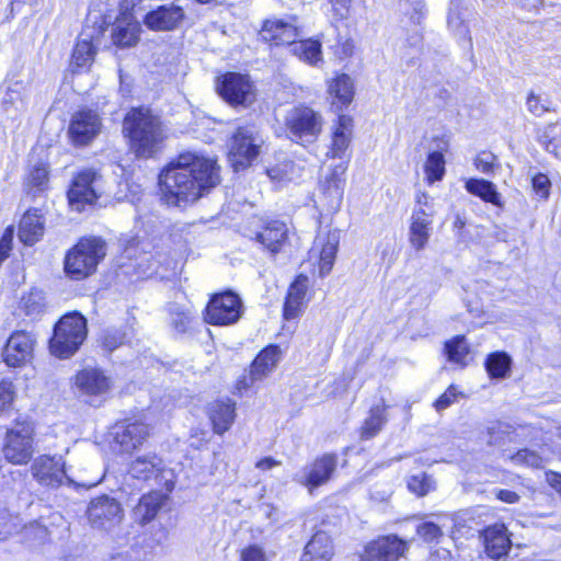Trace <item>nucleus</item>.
Here are the masks:
<instances>
[{"label":"nucleus","instance_id":"nucleus-1","mask_svg":"<svg viewBox=\"0 0 561 561\" xmlns=\"http://www.w3.org/2000/svg\"><path fill=\"white\" fill-rule=\"evenodd\" d=\"M217 161L198 152L181 153L159 175L163 201L183 207L219 183Z\"/></svg>","mask_w":561,"mask_h":561},{"label":"nucleus","instance_id":"nucleus-2","mask_svg":"<svg viewBox=\"0 0 561 561\" xmlns=\"http://www.w3.org/2000/svg\"><path fill=\"white\" fill-rule=\"evenodd\" d=\"M124 131L137 157H152L161 147L165 135L159 117L148 108L131 110L124 119Z\"/></svg>","mask_w":561,"mask_h":561},{"label":"nucleus","instance_id":"nucleus-3","mask_svg":"<svg viewBox=\"0 0 561 561\" xmlns=\"http://www.w3.org/2000/svg\"><path fill=\"white\" fill-rule=\"evenodd\" d=\"M87 335V319L77 311L69 312L55 324L49 341L50 353L60 359L70 358L79 351Z\"/></svg>","mask_w":561,"mask_h":561},{"label":"nucleus","instance_id":"nucleus-4","mask_svg":"<svg viewBox=\"0 0 561 561\" xmlns=\"http://www.w3.org/2000/svg\"><path fill=\"white\" fill-rule=\"evenodd\" d=\"M105 254V243L100 238H82L65 256V274L73 280L84 279L96 271Z\"/></svg>","mask_w":561,"mask_h":561},{"label":"nucleus","instance_id":"nucleus-5","mask_svg":"<svg viewBox=\"0 0 561 561\" xmlns=\"http://www.w3.org/2000/svg\"><path fill=\"white\" fill-rule=\"evenodd\" d=\"M31 474L39 485L47 489H58L64 484L90 489L101 482V479L75 481L67 473L66 463L61 456L41 455L36 457L31 465Z\"/></svg>","mask_w":561,"mask_h":561},{"label":"nucleus","instance_id":"nucleus-6","mask_svg":"<svg viewBox=\"0 0 561 561\" xmlns=\"http://www.w3.org/2000/svg\"><path fill=\"white\" fill-rule=\"evenodd\" d=\"M265 140L254 125L237 128L229 141V161L234 171L248 168L261 152Z\"/></svg>","mask_w":561,"mask_h":561},{"label":"nucleus","instance_id":"nucleus-7","mask_svg":"<svg viewBox=\"0 0 561 561\" xmlns=\"http://www.w3.org/2000/svg\"><path fill=\"white\" fill-rule=\"evenodd\" d=\"M322 115L309 106H295L285 116V126L291 140L298 144L314 142L323 128Z\"/></svg>","mask_w":561,"mask_h":561},{"label":"nucleus","instance_id":"nucleus-8","mask_svg":"<svg viewBox=\"0 0 561 561\" xmlns=\"http://www.w3.org/2000/svg\"><path fill=\"white\" fill-rule=\"evenodd\" d=\"M34 426L30 422H16L4 437L3 457L16 466L26 465L34 454Z\"/></svg>","mask_w":561,"mask_h":561},{"label":"nucleus","instance_id":"nucleus-9","mask_svg":"<svg viewBox=\"0 0 561 561\" xmlns=\"http://www.w3.org/2000/svg\"><path fill=\"white\" fill-rule=\"evenodd\" d=\"M243 314V304L239 295L231 290L215 294L205 312V321L213 325H231Z\"/></svg>","mask_w":561,"mask_h":561},{"label":"nucleus","instance_id":"nucleus-10","mask_svg":"<svg viewBox=\"0 0 561 561\" xmlns=\"http://www.w3.org/2000/svg\"><path fill=\"white\" fill-rule=\"evenodd\" d=\"M87 518L92 528L112 531L123 520L124 510L116 499L104 494L90 501Z\"/></svg>","mask_w":561,"mask_h":561},{"label":"nucleus","instance_id":"nucleus-11","mask_svg":"<svg viewBox=\"0 0 561 561\" xmlns=\"http://www.w3.org/2000/svg\"><path fill=\"white\" fill-rule=\"evenodd\" d=\"M102 175L92 169L80 171L72 180L68 191L69 205L73 210L82 211L87 205L96 202L101 194Z\"/></svg>","mask_w":561,"mask_h":561},{"label":"nucleus","instance_id":"nucleus-12","mask_svg":"<svg viewBox=\"0 0 561 561\" xmlns=\"http://www.w3.org/2000/svg\"><path fill=\"white\" fill-rule=\"evenodd\" d=\"M218 94L231 105L249 106L255 100L254 85L245 75L227 72L217 79Z\"/></svg>","mask_w":561,"mask_h":561},{"label":"nucleus","instance_id":"nucleus-13","mask_svg":"<svg viewBox=\"0 0 561 561\" xmlns=\"http://www.w3.org/2000/svg\"><path fill=\"white\" fill-rule=\"evenodd\" d=\"M37 339L33 332L14 331L2 350V359L9 367H22L33 359Z\"/></svg>","mask_w":561,"mask_h":561},{"label":"nucleus","instance_id":"nucleus-14","mask_svg":"<svg viewBox=\"0 0 561 561\" xmlns=\"http://www.w3.org/2000/svg\"><path fill=\"white\" fill-rule=\"evenodd\" d=\"M113 448L119 453L130 454L138 449L150 435L149 426L141 421H126L113 426Z\"/></svg>","mask_w":561,"mask_h":561},{"label":"nucleus","instance_id":"nucleus-15","mask_svg":"<svg viewBox=\"0 0 561 561\" xmlns=\"http://www.w3.org/2000/svg\"><path fill=\"white\" fill-rule=\"evenodd\" d=\"M131 478L142 481L154 480L158 485H163L168 491L173 488L172 472L167 469L163 460L157 455L137 457L129 466Z\"/></svg>","mask_w":561,"mask_h":561},{"label":"nucleus","instance_id":"nucleus-16","mask_svg":"<svg viewBox=\"0 0 561 561\" xmlns=\"http://www.w3.org/2000/svg\"><path fill=\"white\" fill-rule=\"evenodd\" d=\"M407 549V542L399 537L381 536L365 545L358 554V561H398Z\"/></svg>","mask_w":561,"mask_h":561},{"label":"nucleus","instance_id":"nucleus-17","mask_svg":"<svg viewBox=\"0 0 561 561\" xmlns=\"http://www.w3.org/2000/svg\"><path fill=\"white\" fill-rule=\"evenodd\" d=\"M340 237L336 231L328 233H319L309 251V261L318 263L319 275L324 277L328 275L335 262L339 249Z\"/></svg>","mask_w":561,"mask_h":561},{"label":"nucleus","instance_id":"nucleus-18","mask_svg":"<svg viewBox=\"0 0 561 561\" xmlns=\"http://www.w3.org/2000/svg\"><path fill=\"white\" fill-rule=\"evenodd\" d=\"M260 35L263 41L276 46H289L296 38L301 36V32L297 24V19L290 16L288 19H268L264 22Z\"/></svg>","mask_w":561,"mask_h":561},{"label":"nucleus","instance_id":"nucleus-19","mask_svg":"<svg viewBox=\"0 0 561 561\" xmlns=\"http://www.w3.org/2000/svg\"><path fill=\"white\" fill-rule=\"evenodd\" d=\"M346 163H339L332 168L319 183V190L329 209L340 207L343 199Z\"/></svg>","mask_w":561,"mask_h":561},{"label":"nucleus","instance_id":"nucleus-20","mask_svg":"<svg viewBox=\"0 0 561 561\" xmlns=\"http://www.w3.org/2000/svg\"><path fill=\"white\" fill-rule=\"evenodd\" d=\"M280 359V350L277 345H270L261 351L252 362L249 380L244 378L238 382V389H248L254 381L267 377Z\"/></svg>","mask_w":561,"mask_h":561},{"label":"nucleus","instance_id":"nucleus-21","mask_svg":"<svg viewBox=\"0 0 561 561\" xmlns=\"http://www.w3.org/2000/svg\"><path fill=\"white\" fill-rule=\"evenodd\" d=\"M484 551L490 559L499 560L507 556L512 541L507 528L502 523L493 524L480 533Z\"/></svg>","mask_w":561,"mask_h":561},{"label":"nucleus","instance_id":"nucleus-22","mask_svg":"<svg viewBox=\"0 0 561 561\" xmlns=\"http://www.w3.org/2000/svg\"><path fill=\"white\" fill-rule=\"evenodd\" d=\"M184 19V11L173 3L159 5L144 16V24L151 31H172Z\"/></svg>","mask_w":561,"mask_h":561},{"label":"nucleus","instance_id":"nucleus-23","mask_svg":"<svg viewBox=\"0 0 561 561\" xmlns=\"http://www.w3.org/2000/svg\"><path fill=\"white\" fill-rule=\"evenodd\" d=\"M433 210L415 207L410 218L409 242L416 251H422L428 243L432 226Z\"/></svg>","mask_w":561,"mask_h":561},{"label":"nucleus","instance_id":"nucleus-24","mask_svg":"<svg viewBox=\"0 0 561 561\" xmlns=\"http://www.w3.org/2000/svg\"><path fill=\"white\" fill-rule=\"evenodd\" d=\"M99 115L91 111H80L72 116L69 134L77 145H87L100 131Z\"/></svg>","mask_w":561,"mask_h":561},{"label":"nucleus","instance_id":"nucleus-25","mask_svg":"<svg viewBox=\"0 0 561 561\" xmlns=\"http://www.w3.org/2000/svg\"><path fill=\"white\" fill-rule=\"evenodd\" d=\"M337 456L325 454L317 458L308 468L301 483L310 491L329 482L336 469Z\"/></svg>","mask_w":561,"mask_h":561},{"label":"nucleus","instance_id":"nucleus-26","mask_svg":"<svg viewBox=\"0 0 561 561\" xmlns=\"http://www.w3.org/2000/svg\"><path fill=\"white\" fill-rule=\"evenodd\" d=\"M75 385L83 394L101 396L111 389L112 381L100 368L85 367L76 375Z\"/></svg>","mask_w":561,"mask_h":561},{"label":"nucleus","instance_id":"nucleus-27","mask_svg":"<svg viewBox=\"0 0 561 561\" xmlns=\"http://www.w3.org/2000/svg\"><path fill=\"white\" fill-rule=\"evenodd\" d=\"M167 501L168 495L162 492L153 491L144 494L138 504L131 510V519L140 526L149 524L157 517Z\"/></svg>","mask_w":561,"mask_h":561},{"label":"nucleus","instance_id":"nucleus-28","mask_svg":"<svg viewBox=\"0 0 561 561\" xmlns=\"http://www.w3.org/2000/svg\"><path fill=\"white\" fill-rule=\"evenodd\" d=\"M45 232V218L41 209L30 208L19 224L18 237L25 245L38 242Z\"/></svg>","mask_w":561,"mask_h":561},{"label":"nucleus","instance_id":"nucleus-29","mask_svg":"<svg viewBox=\"0 0 561 561\" xmlns=\"http://www.w3.org/2000/svg\"><path fill=\"white\" fill-rule=\"evenodd\" d=\"M352 137L353 118L344 114L339 115L333 126L332 141L327 156L332 159H342L351 145Z\"/></svg>","mask_w":561,"mask_h":561},{"label":"nucleus","instance_id":"nucleus-30","mask_svg":"<svg viewBox=\"0 0 561 561\" xmlns=\"http://www.w3.org/2000/svg\"><path fill=\"white\" fill-rule=\"evenodd\" d=\"M334 554L333 539L328 533L319 530L306 543L299 561H331Z\"/></svg>","mask_w":561,"mask_h":561},{"label":"nucleus","instance_id":"nucleus-31","mask_svg":"<svg viewBox=\"0 0 561 561\" xmlns=\"http://www.w3.org/2000/svg\"><path fill=\"white\" fill-rule=\"evenodd\" d=\"M288 232L289 230L285 222L272 220L266 224L262 231L257 232L256 240L272 254H276L287 243Z\"/></svg>","mask_w":561,"mask_h":561},{"label":"nucleus","instance_id":"nucleus-32","mask_svg":"<svg viewBox=\"0 0 561 561\" xmlns=\"http://www.w3.org/2000/svg\"><path fill=\"white\" fill-rule=\"evenodd\" d=\"M140 30V24L133 16L123 15L113 25V43L122 48L133 47L139 41Z\"/></svg>","mask_w":561,"mask_h":561},{"label":"nucleus","instance_id":"nucleus-33","mask_svg":"<svg viewBox=\"0 0 561 561\" xmlns=\"http://www.w3.org/2000/svg\"><path fill=\"white\" fill-rule=\"evenodd\" d=\"M328 93L332 99V107L335 111H342L348 106L354 99V82L345 73L336 76L328 83Z\"/></svg>","mask_w":561,"mask_h":561},{"label":"nucleus","instance_id":"nucleus-34","mask_svg":"<svg viewBox=\"0 0 561 561\" xmlns=\"http://www.w3.org/2000/svg\"><path fill=\"white\" fill-rule=\"evenodd\" d=\"M207 414L213 423L214 432L221 435L231 427L234 421V403L229 399L211 402L207 408Z\"/></svg>","mask_w":561,"mask_h":561},{"label":"nucleus","instance_id":"nucleus-35","mask_svg":"<svg viewBox=\"0 0 561 561\" xmlns=\"http://www.w3.org/2000/svg\"><path fill=\"white\" fill-rule=\"evenodd\" d=\"M309 286V278L306 275H298L291 283L284 305V316L286 319H294L299 316Z\"/></svg>","mask_w":561,"mask_h":561},{"label":"nucleus","instance_id":"nucleus-36","mask_svg":"<svg viewBox=\"0 0 561 561\" xmlns=\"http://www.w3.org/2000/svg\"><path fill=\"white\" fill-rule=\"evenodd\" d=\"M288 47L294 56L310 66H318L322 61L321 43L319 41L296 38Z\"/></svg>","mask_w":561,"mask_h":561},{"label":"nucleus","instance_id":"nucleus-37","mask_svg":"<svg viewBox=\"0 0 561 561\" xmlns=\"http://www.w3.org/2000/svg\"><path fill=\"white\" fill-rule=\"evenodd\" d=\"M25 191L27 195L36 197L49 187V171L45 163L34 164L25 178Z\"/></svg>","mask_w":561,"mask_h":561},{"label":"nucleus","instance_id":"nucleus-38","mask_svg":"<svg viewBox=\"0 0 561 561\" xmlns=\"http://www.w3.org/2000/svg\"><path fill=\"white\" fill-rule=\"evenodd\" d=\"M465 187L470 194L480 197L486 203H491L500 208L504 206L500 193L496 191L495 185L490 181L483 179H469L466 182Z\"/></svg>","mask_w":561,"mask_h":561},{"label":"nucleus","instance_id":"nucleus-39","mask_svg":"<svg viewBox=\"0 0 561 561\" xmlns=\"http://www.w3.org/2000/svg\"><path fill=\"white\" fill-rule=\"evenodd\" d=\"M94 55L95 47L92 44V36L82 33L75 46L71 66L76 69L85 68L91 65Z\"/></svg>","mask_w":561,"mask_h":561},{"label":"nucleus","instance_id":"nucleus-40","mask_svg":"<svg viewBox=\"0 0 561 561\" xmlns=\"http://www.w3.org/2000/svg\"><path fill=\"white\" fill-rule=\"evenodd\" d=\"M387 407L382 402L381 404H376L370 409L369 416L365 420L362 427V437L369 439L376 436L387 422L386 416Z\"/></svg>","mask_w":561,"mask_h":561},{"label":"nucleus","instance_id":"nucleus-41","mask_svg":"<svg viewBox=\"0 0 561 561\" xmlns=\"http://www.w3.org/2000/svg\"><path fill=\"white\" fill-rule=\"evenodd\" d=\"M511 365L512 358L505 352H494L490 354L484 363L489 376L495 379L507 377Z\"/></svg>","mask_w":561,"mask_h":561},{"label":"nucleus","instance_id":"nucleus-42","mask_svg":"<svg viewBox=\"0 0 561 561\" xmlns=\"http://www.w3.org/2000/svg\"><path fill=\"white\" fill-rule=\"evenodd\" d=\"M45 296L42 290H32L23 296L20 301V308L32 320L41 317L45 311Z\"/></svg>","mask_w":561,"mask_h":561},{"label":"nucleus","instance_id":"nucleus-43","mask_svg":"<svg viewBox=\"0 0 561 561\" xmlns=\"http://www.w3.org/2000/svg\"><path fill=\"white\" fill-rule=\"evenodd\" d=\"M445 352L449 362L459 364L461 366L467 365L469 346L465 336L458 335L450 341H447L445 343Z\"/></svg>","mask_w":561,"mask_h":561},{"label":"nucleus","instance_id":"nucleus-44","mask_svg":"<svg viewBox=\"0 0 561 561\" xmlns=\"http://www.w3.org/2000/svg\"><path fill=\"white\" fill-rule=\"evenodd\" d=\"M424 171L428 183L440 181L445 174V159L442 152L433 151L428 154Z\"/></svg>","mask_w":561,"mask_h":561},{"label":"nucleus","instance_id":"nucleus-45","mask_svg":"<svg viewBox=\"0 0 561 561\" xmlns=\"http://www.w3.org/2000/svg\"><path fill=\"white\" fill-rule=\"evenodd\" d=\"M266 173L271 180L278 182L291 181L298 175L296 165L290 160H285L279 164L268 168Z\"/></svg>","mask_w":561,"mask_h":561},{"label":"nucleus","instance_id":"nucleus-46","mask_svg":"<svg viewBox=\"0 0 561 561\" xmlns=\"http://www.w3.org/2000/svg\"><path fill=\"white\" fill-rule=\"evenodd\" d=\"M170 314L171 327L178 333H185L188 330L191 321L193 319L191 310L184 309L180 306H172L170 309Z\"/></svg>","mask_w":561,"mask_h":561},{"label":"nucleus","instance_id":"nucleus-47","mask_svg":"<svg viewBox=\"0 0 561 561\" xmlns=\"http://www.w3.org/2000/svg\"><path fill=\"white\" fill-rule=\"evenodd\" d=\"M408 489L417 496H424L435 489V482L426 473L415 474L409 478Z\"/></svg>","mask_w":561,"mask_h":561},{"label":"nucleus","instance_id":"nucleus-48","mask_svg":"<svg viewBox=\"0 0 561 561\" xmlns=\"http://www.w3.org/2000/svg\"><path fill=\"white\" fill-rule=\"evenodd\" d=\"M16 399V387L10 379L0 381V413L8 412L13 408Z\"/></svg>","mask_w":561,"mask_h":561},{"label":"nucleus","instance_id":"nucleus-49","mask_svg":"<svg viewBox=\"0 0 561 561\" xmlns=\"http://www.w3.org/2000/svg\"><path fill=\"white\" fill-rule=\"evenodd\" d=\"M558 128V123L550 124L546 127L545 131L539 137V141L542 146H545L546 150L557 157L561 154V145L556 139Z\"/></svg>","mask_w":561,"mask_h":561},{"label":"nucleus","instance_id":"nucleus-50","mask_svg":"<svg viewBox=\"0 0 561 561\" xmlns=\"http://www.w3.org/2000/svg\"><path fill=\"white\" fill-rule=\"evenodd\" d=\"M527 110L535 116H542L545 113L552 111L551 102L542 99L540 95L530 92L526 101Z\"/></svg>","mask_w":561,"mask_h":561},{"label":"nucleus","instance_id":"nucleus-51","mask_svg":"<svg viewBox=\"0 0 561 561\" xmlns=\"http://www.w3.org/2000/svg\"><path fill=\"white\" fill-rule=\"evenodd\" d=\"M510 459L516 465H526L535 468H539L542 465V458L530 449H520L510 456Z\"/></svg>","mask_w":561,"mask_h":561},{"label":"nucleus","instance_id":"nucleus-52","mask_svg":"<svg viewBox=\"0 0 561 561\" xmlns=\"http://www.w3.org/2000/svg\"><path fill=\"white\" fill-rule=\"evenodd\" d=\"M417 535L427 542L437 541L442 536L443 531L438 525L433 522H424L416 528Z\"/></svg>","mask_w":561,"mask_h":561},{"label":"nucleus","instance_id":"nucleus-53","mask_svg":"<svg viewBox=\"0 0 561 561\" xmlns=\"http://www.w3.org/2000/svg\"><path fill=\"white\" fill-rule=\"evenodd\" d=\"M18 528L15 517L7 510H0V540L9 538Z\"/></svg>","mask_w":561,"mask_h":561},{"label":"nucleus","instance_id":"nucleus-54","mask_svg":"<svg viewBox=\"0 0 561 561\" xmlns=\"http://www.w3.org/2000/svg\"><path fill=\"white\" fill-rule=\"evenodd\" d=\"M240 561H268L263 547L249 545L240 551Z\"/></svg>","mask_w":561,"mask_h":561},{"label":"nucleus","instance_id":"nucleus-55","mask_svg":"<svg viewBox=\"0 0 561 561\" xmlns=\"http://www.w3.org/2000/svg\"><path fill=\"white\" fill-rule=\"evenodd\" d=\"M25 87L23 82H15L14 87H8L7 92L3 96V103L18 106L23 104V92Z\"/></svg>","mask_w":561,"mask_h":561},{"label":"nucleus","instance_id":"nucleus-56","mask_svg":"<svg viewBox=\"0 0 561 561\" xmlns=\"http://www.w3.org/2000/svg\"><path fill=\"white\" fill-rule=\"evenodd\" d=\"M124 340L125 335L121 331L107 330L103 335L102 343L107 351L112 352L121 346L124 343Z\"/></svg>","mask_w":561,"mask_h":561},{"label":"nucleus","instance_id":"nucleus-57","mask_svg":"<svg viewBox=\"0 0 561 561\" xmlns=\"http://www.w3.org/2000/svg\"><path fill=\"white\" fill-rule=\"evenodd\" d=\"M495 162V156L491 152H481L474 159L476 168L482 173L489 174L493 170V165Z\"/></svg>","mask_w":561,"mask_h":561},{"label":"nucleus","instance_id":"nucleus-58","mask_svg":"<svg viewBox=\"0 0 561 561\" xmlns=\"http://www.w3.org/2000/svg\"><path fill=\"white\" fill-rule=\"evenodd\" d=\"M550 181L547 175L539 173L533 178V190L540 198H547L549 195Z\"/></svg>","mask_w":561,"mask_h":561},{"label":"nucleus","instance_id":"nucleus-59","mask_svg":"<svg viewBox=\"0 0 561 561\" xmlns=\"http://www.w3.org/2000/svg\"><path fill=\"white\" fill-rule=\"evenodd\" d=\"M448 26L454 31L456 32L457 34H459L460 36L462 37H469V30L468 27L463 24V21L460 19L459 14L457 12H453L450 11L449 14H448Z\"/></svg>","mask_w":561,"mask_h":561},{"label":"nucleus","instance_id":"nucleus-60","mask_svg":"<svg viewBox=\"0 0 561 561\" xmlns=\"http://www.w3.org/2000/svg\"><path fill=\"white\" fill-rule=\"evenodd\" d=\"M458 392L454 386H450L434 403L437 411L447 409L457 398Z\"/></svg>","mask_w":561,"mask_h":561},{"label":"nucleus","instance_id":"nucleus-61","mask_svg":"<svg viewBox=\"0 0 561 561\" xmlns=\"http://www.w3.org/2000/svg\"><path fill=\"white\" fill-rule=\"evenodd\" d=\"M494 494L497 500L508 504L517 503L520 499L516 492L505 489L495 490Z\"/></svg>","mask_w":561,"mask_h":561},{"label":"nucleus","instance_id":"nucleus-62","mask_svg":"<svg viewBox=\"0 0 561 561\" xmlns=\"http://www.w3.org/2000/svg\"><path fill=\"white\" fill-rule=\"evenodd\" d=\"M336 15L345 16L348 12L352 0H327Z\"/></svg>","mask_w":561,"mask_h":561},{"label":"nucleus","instance_id":"nucleus-63","mask_svg":"<svg viewBox=\"0 0 561 561\" xmlns=\"http://www.w3.org/2000/svg\"><path fill=\"white\" fill-rule=\"evenodd\" d=\"M546 480L551 488L561 494V473L553 471L547 472Z\"/></svg>","mask_w":561,"mask_h":561},{"label":"nucleus","instance_id":"nucleus-64","mask_svg":"<svg viewBox=\"0 0 561 561\" xmlns=\"http://www.w3.org/2000/svg\"><path fill=\"white\" fill-rule=\"evenodd\" d=\"M280 462L272 457H265L261 460H259L256 463H255V467L260 470H271L273 469L274 467L276 466H279Z\"/></svg>","mask_w":561,"mask_h":561}]
</instances>
